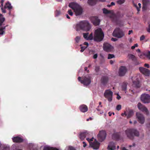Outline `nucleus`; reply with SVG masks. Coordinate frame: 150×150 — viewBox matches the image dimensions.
<instances>
[{"mask_svg": "<svg viewBox=\"0 0 150 150\" xmlns=\"http://www.w3.org/2000/svg\"><path fill=\"white\" fill-rule=\"evenodd\" d=\"M137 118L139 122L141 124L144 123L145 121V119L144 116L139 112H137L136 113Z\"/></svg>", "mask_w": 150, "mask_h": 150, "instance_id": "nucleus-13", "label": "nucleus"}, {"mask_svg": "<svg viewBox=\"0 0 150 150\" xmlns=\"http://www.w3.org/2000/svg\"><path fill=\"white\" fill-rule=\"evenodd\" d=\"M104 34L100 28H98L95 30L93 39L96 41H101L104 37Z\"/></svg>", "mask_w": 150, "mask_h": 150, "instance_id": "nucleus-4", "label": "nucleus"}, {"mask_svg": "<svg viewBox=\"0 0 150 150\" xmlns=\"http://www.w3.org/2000/svg\"><path fill=\"white\" fill-rule=\"evenodd\" d=\"M134 6L137 9L138 11H140V8L141 7V4L140 3H139L138 4V6H137V5L134 4Z\"/></svg>", "mask_w": 150, "mask_h": 150, "instance_id": "nucleus-33", "label": "nucleus"}, {"mask_svg": "<svg viewBox=\"0 0 150 150\" xmlns=\"http://www.w3.org/2000/svg\"><path fill=\"white\" fill-rule=\"evenodd\" d=\"M147 31L149 32H150V24L149 25V27L147 29Z\"/></svg>", "mask_w": 150, "mask_h": 150, "instance_id": "nucleus-59", "label": "nucleus"}, {"mask_svg": "<svg viewBox=\"0 0 150 150\" xmlns=\"http://www.w3.org/2000/svg\"><path fill=\"white\" fill-rule=\"evenodd\" d=\"M4 8H8L9 10H10L12 8V6L11 4L9 2H7Z\"/></svg>", "mask_w": 150, "mask_h": 150, "instance_id": "nucleus-23", "label": "nucleus"}, {"mask_svg": "<svg viewBox=\"0 0 150 150\" xmlns=\"http://www.w3.org/2000/svg\"><path fill=\"white\" fill-rule=\"evenodd\" d=\"M104 50L107 52H111L113 50V47L108 43H105L103 45Z\"/></svg>", "mask_w": 150, "mask_h": 150, "instance_id": "nucleus-11", "label": "nucleus"}, {"mask_svg": "<svg viewBox=\"0 0 150 150\" xmlns=\"http://www.w3.org/2000/svg\"><path fill=\"white\" fill-rule=\"evenodd\" d=\"M144 66L145 67H147V68H149V64H145Z\"/></svg>", "mask_w": 150, "mask_h": 150, "instance_id": "nucleus-55", "label": "nucleus"}, {"mask_svg": "<svg viewBox=\"0 0 150 150\" xmlns=\"http://www.w3.org/2000/svg\"><path fill=\"white\" fill-rule=\"evenodd\" d=\"M83 34L84 38L86 40H92L93 39L92 33L89 36L88 33H84Z\"/></svg>", "mask_w": 150, "mask_h": 150, "instance_id": "nucleus-17", "label": "nucleus"}, {"mask_svg": "<svg viewBox=\"0 0 150 150\" xmlns=\"http://www.w3.org/2000/svg\"><path fill=\"white\" fill-rule=\"evenodd\" d=\"M145 55L149 59H150V51L146 52L145 54Z\"/></svg>", "mask_w": 150, "mask_h": 150, "instance_id": "nucleus-35", "label": "nucleus"}, {"mask_svg": "<svg viewBox=\"0 0 150 150\" xmlns=\"http://www.w3.org/2000/svg\"><path fill=\"white\" fill-rule=\"evenodd\" d=\"M122 150H128V149H126L125 148V147H123L122 148Z\"/></svg>", "mask_w": 150, "mask_h": 150, "instance_id": "nucleus-62", "label": "nucleus"}, {"mask_svg": "<svg viewBox=\"0 0 150 150\" xmlns=\"http://www.w3.org/2000/svg\"><path fill=\"white\" fill-rule=\"evenodd\" d=\"M84 132L86 137H89L92 135V133L91 132L87 131H84Z\"/></svg>", "mask_w": 150, "mask_h": 150, "instance_id": "nucleus-29", "label": "nucleus"}, {"mask_svg": "<svg viewBox=\"0 0 150 150\" xmlns=\"http://www.w3.org/2000/svg\"><path fill=\"white\" fill-rule=\"evenodd\" d=\"M111 40L112 41H115L117 40V39L115 38H112Z\"/></svg>", "mask_w": 150, "mask_h": 150, "instance_id": "nucleus-56", "label": "nucleus"}, {"mask_svg": "<svg viewBox=\"0 0 150 150\" xmlns=\"http://www.w3.org/2000/svg\"><path fill=\"white\" fill-rule=\"evenodd\" d=\"M136 81H133V86L135 88H139L140 87V85L138 79H136Z\"/></svg>", "mask_w": 150, "mask_h": 150, "instance_id": "nucleus-22", "label": "nucleus"}, {"mask_svg": "<svg viewBox=\"0 0 150 150\" xmlns=\"http://www.w3.org/2000/svg\"><path fill=\"white\" fill-rule=\"evenodd\" d=\"M138 46V45L137 44H135L134 45L132 46L131 47V49L132 50L134 49L136 47H137Z\"/></svg>", "mask_w": 150, "mask_h": 150, "instance_id": "nucleus-45", "label": "nucleus"}, {"mask_svg": "<svg viewBox=\"0 0 150 150\" xmlns=\"http://www.w3.org/2000/svg\"><path fill=\"white\" fill-rule=\"evenodd\" d=\"M5 9L6 8H4H4H1V10H2V12L3 13H5L6 12V11L5 10Z\"/></svg>", "mask_w": 150, "mask_h": 150, "instance_id": "nucleus-47", "label": "nucleus"}, {"mask_svg": "<svg viewBox=\"0 0 150 150\" xmlns=\"http://www.w3.org/2000/svg\"><path fill=\"white\" fill-rule=\"evenodd\" d=\"M69 6L73 10L76 16H81L83 12V9L81 6L77 3H71L69 4Z\"/></svg>", "mask_w": 150, "mask_h": 150, "instance_id": "nucleus-2", "label": "nucleus"}, {"mask_svg": "<svg viewBox=\"0 0 150 150\" xmlns=\"http://www.w3.org/2000/svg\"><path fill=\"white\" fill-rule=\"evenodd\" d=\"M108 80V77H103L101 79V81L105 83L107 82Z\"/></svg>", "mask_w": 150, "mask_h": 150, "instance_id": "nucleus-31", "label": "nucleus"}, {"mask_svg": "<svg viewBox=\"0 0 150 150\" xmlns=\"http://www.w3.org/2000/svg\"><path fill=\"white\" fill-rule=\"evenodd\" d=\"M68 150H75L72 147L69 146L68 147Z\"/></svg>", "mask_w": 150, "mask_h": 150, "instance_id": "nucleus-49", "label": "nucleus"}, {"mask_svg": "<svg viewBox=\"0 0 150 150\" xmlns=\"http://www.w3.org/2000/svg\"><path fill=\"white\" fill-rule=\"evenodd\" d=\"M111 6H114V5H115V3L113 2H112L111 3Z\"/></svg>", "mask_w": 150, "mask_h": 150, "instance_id": "nucleus-61", "label": "nucleus"}, {"mask_svg": "<svg viewBox=\"0 0 150 150\" xmlns=\"http://www.w3.org/2000/svg\"><path fill=\"white\" fill-rule=\"evenodd\" d=\"M96 0H88V3L89 5H93L96 4Z\"/></svg>", "mask_w": 150, "mask_h": 150, "instance_id": "nucleus-26", "label": "nucleus"}, {"mask_svg": "<svg viewBox=\"0 0 150 150\" xmlns=\"http://www.w3.org/2000/svg\"><path fill=\"white\" fill-rule=\"evenodd\" d=\"M2 150H10V148L9 146H7L4 147Z\"/></svg>", "mask_w": 150, "mask_h": 150, "instance_id": "nucleus-46", "label": "nucleus"}, {"mask_svg": "<svg viewBox=\"0 0 150 150\" xmlns=\"http://www.w3.org/2000/svg\"><path fill=\"white\" fill-rule=\"evenodd\" d=\"M121 108V106L120 105H118L116 107V109L118 110H119Z\"/></svg>", "mask_w": 150, "mask_h": 150, "instance_id": "nucleus-43", "label": "nucleus"}, {"mask_svg": "<svg viewBox=\"0 0 150 150\" xmlns=\"http://www.w3.org/2000/svg\"><path fill=\"white\" fill-rule=\"evenodd\" d=\"M83 146L84 147H85L87 145L86 144V142H83Z\"/></svg>", "mask_w": 150, "mask_h": 150, "instance_id": "nucleus-53", "label": "nucleus"}, {"mask_svg": "<svg viewBox=\"0 0 150 150\" xmlns=\"http://www.w3.org/2000/svg\"><path fill=\"white\" fill-rule=\"evenodd\" d=\"M125 1V0H117V3L120 5L123 4Z\"/></svg>", "mask_w": 150, "mask_h": 150, "instance_id": "nucleus-34", "label": "nucleus"}, {"mask_svg": "<svg viewBox=\"0 0 150 150\" xmlns=\"http://www.w3.org/2000/svg\"><path fill=\"white\" fill-rule=\"evenodd\" d=\"M83 47H81V50H80V51L81 52H83L84 50H84L83 49Z\"/></svg>", "mask_w": 150, "mask_h": 150, "instance_id": "nucleus-54", "label": "nucleus"}, {"mask_svg": "<svg viewBox=\"0 0 150 150\" xmlns=\"http://www.w3.org/2000/svg\"><path fill=\"white\" fill-rule=\"evenodd\" d=\"M127 89V84L125 83H124L122 86V91H125Z\"/></svg>", "mask_w": 150, "mask_h": 150, "instance_id": "nucleus-32", "label": "nucleus"}, {"mask_svg": "<svg viewBox=\"0 0 150 150\" xmlns=\"http://www.w3.org/2000/svg\"><path fill=\"white\" fill-rule=\"evenodd\" d=\"M97 56H98L97 54H95L93 56V58H94L95 59H96L97 58Z\"/></svg>", "mask_w": 150, "mask_h": 150, "instance_id": "nucleus-50", "label": "nucleus"}, {"mask_svg": "<svg viewBox=\"0 0 150 150\" xmlns=\"http://www.w3.org/2000/svg\"><path fill=\"white\" fill-rule=\"evenodd\" d=\"M116 149V146L114 143L110 142L109 143L108 146V149L109 150H115Z\"/></svg>", "mask_w": 150, "mask_h": 150, "instance_id": "nucleus-18", "label": "nucleus"}, {"mask_svg": "<svg viewBox=\"0 0 150 150\" xmlns=\"http://www.w3.org/2000/svg\"><path fill=\"white\" fill-rule=\"evenodd\" d=\"M119 135L118 134H115L113 136V137L114 138L117 139H118L119 138Z\"/></svg>", "mask_w": 150, "mask_h": 150, "instance_id": "nucleus-36", "label": "nucleus"}, {"mask_svg": "<svg viewBox=\"0 0 150 150\" xmlns=\"http://www.w3.org/2000/svg\"><path fill=\"white\" fill-rule=\"evenodd\" d=\"M91 20L94 25H98L100 23V20L97 17H93L91 18Z\"/></svg>", "mask_w": 150, "mask_h": 150, "instance_id": "nucleus-16", "label": "nucleus"}, {"mask_svg": "<svg viewBox=\"0 0 150 150\" xmlns=\"http://www.w3.org/2000/svg\"><path fill=\"white\" fill-rule=\"evenodd\" d=\"M106 135V133L105 130L100 131L97 135L98 139L100 142H103L105 139Z\"/></svg>", "mask_w": 150, "mask_h": 150, "instance_id": "nucleus-8", "label": "nucleus"}, {"mask_svg": "<svg viewBox=\"0 0 150 150\" xmlns=\"http://www.w3.org/2000/svg\"><path fill=\"white\" fill-rule=\"evenodd\" d=\"M139 69L140 71L145 76H149L150 75V71L149 69L142 67H139Z\"/></svg>", "mask_w": 150, "mask_h": 150, "instance_id": "nucleus-14", "label": "nucleus"}, {"mask_svg": "<svg viewBox=\"0 0 150 150\" xmlns=\"http://www.w3.org/2000/svg\"><path fill=\"white\" fill-rule=\"evenodd\" d=\"M60 14V12L59 11H56L55 12V16H58Z\"/></svg>", "mask_w": 150, "mask_h": 150, "instance_id": "nucleus-44", "label": "nucleus"}, {"mask_svg": "<svg viewBox=\"0 0 150 150\" xmlns=\"http://www.w3.org/2000/svg\"><path fill=\"white\" fill-rule=\"evenodd\" d=\"M99 70V68L98 66H96L95 68V71L97 74H98V72Z\"/></svg>", "mask_w": 150, "mask_h": 150, "instance_id": "nucleus-39", "label": "nucleus"}, {"mask_svg": "<svg viewBox=\"0 0 150 150\" xmlns=\"http://www.w3.org/2000/svg\"><path fill=\"white\" fill-rule=\"evenodd\" d=\"M5 27L0 28V35H2L4 34Z\"/></svg>", "mask_w": 150, "mask_h": 150, "instance_id": "nucleus-27", "label": "nucleus"}, {"mask_svg": "<svg viewBox=\"0 0 150 150\" xmlns=\"http://www.w3.org/2000/svg\"><path fill=\"white\" fill-rule=\"evenodd\" d=\"M132 33V30H129L128 33V34L130 35Z\"/></svg>", "mask_w": 150, "mask_h": 150, "instance_id": "nucleus-60", "label": "nucleus"}, {"mask_svg": "<svg viewBox=\"0 0 150 150\" xmlns=\"http://www.w3.org/2000/svg\"><path fill=\"white\" fill-rule=\"evenodd\" d=\"M124 33L122 30L119 28H117L113 31V36L118 38H121L124 35Z\"/></svg>", "mask_w": 150, "mask_h": 150, "instance_id": "nucleus-7", "label": "nucleus"}, {"mask_svg": "<svg viewBox=\"0 0 150 150\" xmlns=\"http://www.w3.org/2000/svg\"><path fill=\"white\" fill-rule=\"evenodd\" d=\"M76 41L77 42H78L80 39V37L79 36H77L75 38Z\"/></svg>", "mask_w": 150, "mask_h": 150, "instance_id": "nucleus-40", "label": "nucleus"}, {"mask_svg": "<svg viewBox=\"0 0 150 150\" xmlns=\"http://www.w3.org/2000/svg\"><path fill=\"white\" fill-rule=\"evenodd\" d=\"M79 137L81 140H83L86 137L84 132L81 133L80 134Z\"/></svg>", "mask_w": 150, "mask_h": 150, "instance_id": "nucleus-25", "label": "nucleus"}, {"mask_svg": "<svg viewBox=\"0 0 150 150\" xmlns=\"http://www.w3.org/2000/svg\"><path fill=\"white\" fill-rule=\"evenodd\" d=\"M128 58L132 59V60H135L136 59L135 57L132 54H129L128 56Z\"/></svg>", "mask_w": 150, "mask_h": 150, "instance_id": "nucleus-30", "label": "nucleus"}, {"mask_svg": "<svg viewBox=\"0 0 150 150\" xmlns=\"http://www.w3.org/2000/svg\"><path fill=\"white\" fill-rule=\"evenodd\" d=\"M12 139L14 142H21L23 141V139L19 137H13Z\"/></svg>", "mask_w": 150, "mask_h": 150, "instance_id": "nucleus-19", "label": "nucleus"}, {"mask_svg": "<svg viewBox=\"0 0 150 150\" xmlns=\"http://www.w3.org/2000/svg\"><path fill=\"white\" fill-rule=\"evenodd\" d=\"M74 27L77 31L81 29L88 31L90 29L91 26L88 21L84 20L79 21L77 23L74 25Z\"/></svg>", "mask_w": 150, "mask_h": 150, "instance_id": "nucleus-1", "label": "nucleus"}, {"mask_svg": "<svg viewBox=\"0 0 150 150\" xmlns=\"http://www.w3.org/2000/svg\"><path fill=\"white\" fill-rule=\"evenodd\" d=\"M133 111L130 110L126 112H125L124 114L127 117V118H129L133 116Z\"/></svg>", "mask_w": 150, "mask_h": 150, "instance_id": "nucleus-21", "label": "nucleus"}, {"mask_svg": "<svg viewBox=\"0 0 150 150\" xmlns=\"http://www.w3.org/2000/svg\"><path fill=\"white\" fill-rule=\"evenodd\" d=\"M78 80L80 81L81 83L83 84L84 86H87L89 85L91 82V78L89 75H87L85 76L83 78V80L81 79V77H79L78 78Z\"/></svg>", "mask_w": 150, "mask_h": 150, "instance_id": "nucleus-6", "label": "nucleus"}, {"mask_svg": "<svg viewBox=\"0 0 150 150\" xmlns=\"http://www.w3.org/2000/svg\"><path fill=\"white\" fill-rule=\"evenodd\" d=\"M102 105H100V107H102ZM100 107V106H98V108H97L96 109L98 111H100V108H99Z\"/></svg>", "mask_w": 150, "mask_h": 150, "instance_id": "nucleus-57", "label": "nucleus"}, {"mask_svg": "<svg viewBox=\"0 0 150 150\" xmlns=\"http://www.w3.org/2000/svg\"><path fill=\"white\" fill-rule=\"evenodd\" d=\"M138 56L141 58H143V55L142 54H140L138 55Z\"/></svg>", "mask_w": 150, "mask_h": 150, "instance_id": "nucleus-51", "label": "nucleus"}, {"mask_svg": "<svg viewBox=\"0 0 150 150\" xmlns=\"http://www.w3.org/2000/svg\"><path fill=\"white\" fill-rule=\"evenodd\" d=\"M5 21L4 18H0V26L1 25L2 23Z\"/></svg>", "mask_w": 150, "mask_h": 150, "instance_id": "nucleus-37", "label": "nucleus"}, {"mask_svg": "<svg viewBox=\"0 0 150 150\" xmlns=\"http://www.w3.org/2000/svg\"><path fill=\"white\" fill-rule=\"evenodd\" d=\"M103 13L105 14H109L110 15H112L113 12L112 11L107 10L105 8H103Z\"/></svg>", "mask_w": 150, "mask_h": 150, "instance_id": "nucleus-24", "label": "nucleus"}, {"mask_svg": "<svg viewBox=\"0 0 150 150\" xmlns=\"http://www.w3.org/2000/svg\"><path fill=\"white\" fill-rule=\"evenodd\" d=\"M138 136L139 132L134 129H128L123 132V136L126 135L129 138L132 139L134 135Z\"/></svg>", "mask_w": 150, "mask_h": 150, "instance_id": "nucleus-3", "label": "nucleus"}, {"mask_svg": "<svg viewBox=\"0 0 150 150\" xmlns=\"http://www.w3.org/2000/svg\"><path fill=\"white\" fill-rule=\"evenodd\" d=\"M149 0H143V10H144V8L146 7V6L147 4L149 2Z\"/></svg>", "mask_w": 150, "mask_h": 150, "instance_id": "nucleus-28", "label": "nucleus"}, {"mask_svg": "<svg viewBox=\"0 0 150 150\" xmlns=\"http://www.w3.org/2000/svg\"><path fill=\"white\" fill-rule=\"evenodd\" d=\"M112 92L110 89L106 90L104 93V96L109 102L111 101L112 100Z\"/></svg>", "mask_w": 150, "mask_h": 150, "instance_id": "nucleus-9", "label": "nucleus"}, {"mask_svg": "<svg viewBox=\"0 0 150 150\" xmlns=\"http://www.w3.org/2000/svg\"><path fill=\"white\" fill-rule=\"evenodd\" d=\"M68 13L69 15H70V16H72L73 14V13L72 11L71 10H69L68 11Z\"/></svg>", "mask_w": 150, "mask_h": 150, "instance_id": "nucleus-42", "label": "nucleus"}, {"mask_svg": "<svg viewBox=\"0 0 150 150\" xmlns=\"http://www.w3.org/2000/svg\"><path fill=\"white\" fill-rule=\"evenodd\" d=\"M79 109L80 111L83 112H85L88 111V109L87 106L84 105H81L79 107Z\"/></svg>", "mask_w": 150, "mask_h": 150, "instance_id": "nucleus-20", "label": "nucleus"}, {"mask_svg": "<svg viewBox=\"0 0 150 150\" xmlns=\"http://www.w3.org/2000/svg\"><path fill=\"white\" fill-rule=\"evenodd\" d=\"M145 38L144 36L143 35L140 38V40L142 41L144 40Z\"/></svg>", "mask_w": 150, "mask_h": 150, "instance_id": "nucleus-48", "label": "nucleus"}, {"mask_svg": "<svg viewBox=\"0 0 150 150\" xmlns=\"http://www.w3.org/2000/svg\"><path fill=\"white\" fill-rule=\"evenodd\" d=\"M114 57V55L113 54H109L108 55V59H111Z\"/></svg>", "mask_w": 150, "mask_h": 150, "instance_id": "nucleus-38", "label": "nucleus"}, {"mask_svg": "<svg viewBox=\"0 0 150 150\" xmlns=\"http://www.w3.org/2000/svg\"><path fill=\"white\" fill-rule=\"evenodd\" d=\"M120 98H121L120 96L119 95H117V99L118 100H119Z\"/></svg>", "mask_w": 150, "mask_h": 150, "instance_id": "nucleus-58", "label": "nucleus"}, {"mask_svg": "<svg viewBox=\"0 0 150 150\" xmlns=\"http://www.w3.org/2000/svg\"><path fill=\"white\" fill-rule=\"evenodd\" d=\"M113 62H114L112 60H110V64H113Z\"/></svg>", "mask_w": 150, "mask_h": 150, "instance_id": "nucleus-63", "label": "nucleus"}, {"mask_svg": "<svg viewBox=\"0 0 150 150\" xmlns=\"http://www.w3.org/2000/svg\"><path fill=\"white\" fill-rule=\"evenodd\" d=\"M137 52H140V50L139 49H138L137 50Z\"/></svg>", "mask_w": 150, "mask_h": 150, "instance_id": "nucleus-64", "label": "nucleus"}, {"mask_svg": "<svg viewBox=\"0 0 150 150\" xmlns=\"http://www.w3.org/2000/svg\"><path fill=\"white\" fill-rule=\"evenodd\" d=\"M84 45H86V46H83V49L85 50L86 48L88 45V43L87 42H85L84 43Z\"/></svg>", "mask_w": 150, "mask_h": 150, "instance_id": "nucleus-41", "label": "nucleus"}, {"mask_svg": "<svg viewBox=\"0 0 150 150\" xmlns=\"http://www.w3.org/2000/svg\"><path fill=\"white\" fill-rule=\"evenodd\" d=\"M4 0H1V5L2 6H3V5L4 2Z\"/></svg>", "mask_w": 150, "mask_h": 150, "instance_id": "nucleus-52", "label": "nucleus"}, {"mask_svg": "<svg viewBox=\"0 0 150 150\" xmlns=\"http://www.w3.org/2000/svg\"><path fill=\"white\" fill-rule=\"evenodd\" d=\"M137 106L139 110L144 112L147 115L149 114V111L147 108L140 103H138Z\"/></svg>", "mask_w": 150, "mask_h": 150, "instance_id": "nucleus-12", "label": "nucleus"}, {"mask_svg": "<svg viewBox=\"0 0 150 150\" xmlns=\"http://www.w3.org/2000/svg\"><path fill=\"white\" fill-rule=\"evenodd\" d=\"M86 140L89 143L90 146L92 147L94 149H98L100 143L96 140V139L93 137L91 139L89 138H87Z\"/></svg>", "mask_w": 150, "mask_h": 150, "instance_id": "nucleus-5", "label": "nucleus"}, {"mask_svg": "<svg viewBox=\"0 0 150 150\" xmlns=\"http://www.w3.org/2000/svg\"><path fill=\"white\" fill-rule=\"evenodd\" d=\"M127 69L125 67L123 66H121L119 69V74L120 76H124L126 73Z\"/></svg>", "mask_w": 150, "mask_h": 150, "instance_id": "nucleus-15", "label": "nucleus"}, {"mask_svg": "<svg viewBox=\"0 0 150 150\" xmlns=\"http://www.w3.org/2000/svg\"><path fill=\"white\" fill-rule=\"evenodd\" d=\"M142 101L144 103H148L150 102V96L148 94H143L141 96Z\"/></svg>", "mask_w": 150, "mask_h": 150, "instance_id": "nucleus-10", "label": "nucleus"}]
</instances>
